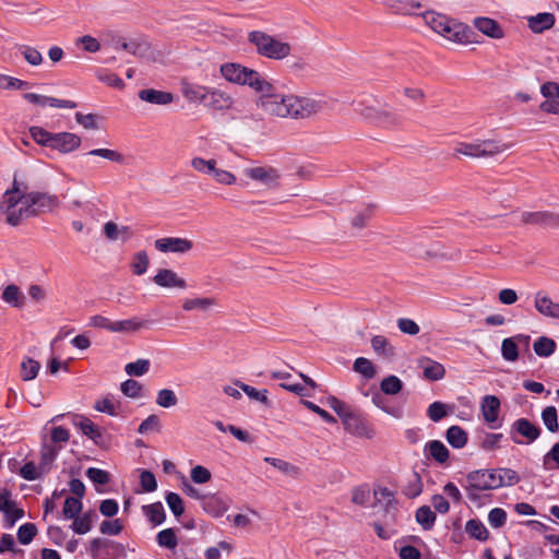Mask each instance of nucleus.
<instances>
[{
	"mask_svg": "<svg viewBox=\"0 0 559 559\" xmlns=\"http://www.w3.org/2000/svg\"><path fill=\"white\" fill-rule=\"evenodd\" d=\"M118 48H119V46H116V49H118ZM120 48L123 50H127L128 52H130L133 56L144 57L150 50V45L144 40L132 39L129 41H127V40L121 41Z\"/></svg>",
	"mask_w": 559,
	"mask_h": 559,
	"instance_id": "nucleus-33",
	"label": "nucleus"
},
{
	"mask_svg": "<svg viewBox=\"0 0 559 559\" xmlns=\"http://www.w3.org/2000/svg\"><path fill=\"white\" fill-rule=\"evenodd\" d=\"M556 342L547 336L538 337L533 345L534 352L539 357H549L556 350Z\"/></svg>",
	"mask_w": 559,
	"mask_h": 559,
	"instance_id": "nucleus-36",
	"label": "nucleus"
},
{
	"mask_svg": "<svg viewBox=\"0 0 559 559\" xmlns=\"http://www.w3.org/2000/svg\"><path fill=\"white\" fill-rule=\"evenodd\" d=\"M26 202H29L33 211H36V216L40 212L51 211L59 205L57 195L47 192L33 191L25 193Z\"/></svg>",
	"mask_w": 559,
	"mask_h": 559,
	"instance_id": "nucleus-11",
	"label": "nucleus"
},
{
	"mask_svg": "<svg viewBox=\"0 0 559 559\" xmlns=\"http://www.w3.org/2000/svg\"><path fill=\"white\" fill-rule=\"evenodd\" d=\"M445 439L452 448L462 449L467 443L468 435L462 427L454 425L447 429Z\"/></svg>",
	"mask_w": 559,
	"mask_h": 559,
	"instance_id": "nucleus-26",
	"label": "nucleus"
},
{
	"mask_svg": "<svg viewBox=\"0 0 559 559\" xmlns=\"http://www.w3.org/2000/svg\"><path fill=\"white\" fill-rule=\"evenodd\" d=\"M500 409V400L496 395H486L481 402V413L484 420L489 425L491 429L500 427L498 424Z\"/></svg>",
	"mask_w": 559,
	"mask_h": 559,
	"instance_id": "nucleus-14",
	"label": "nucleus"
},
{
	"mask_svg": "<svg viewBox=\"0 0 559 559\" xmlns=\"http://www.w3.org/2000/svg\"><path fill=\"white\" fill-rule=\"evenodd\" d=\"M82 507H83V504L79 498L68 497L64 501V506H63V510H62L63 516L66 519L75 518L76 515L80 514Z\"/></svg>",
	"mask_w": 559,
	"mask_h": 559,
	"instance_id": "nucleus-58",
	"label": "nucleus"
},
{
	"mask_svg": "<svg viewBox=\"0 0 559 559\" xmlns=\"http://www.w3.org/2000/svg\"><path fill=\"white\" fill-rule=\"evenodd\" d=\"M424 454L427 459L433 460L438 464H445L450 452L448 448L439 440H431L425 444Z\"/></svg>",
	"mask_w": 559,
	"mask_h": 559,
	"instance_id": "nucleus-20",
	"label": "nucleus"
},
{
	"mask_svg": "<svg viewBox=\"0 0 559 559\" xmlns=\"http://www.w3.org/2000/svg\"><path fill=\"white\" fill-rule=\"evenodd\" d=\"M203 105L214 110H226L231 107L233 98L221 90L207 88Z\"/></svg>",
	"mask_w": 559,
	"mask_h": 559,
	"instance_id": "nucleus-16",
	"label": "nucleus"
},
{
	"mask_svg": "<svg viewBox=\"0 0 559 559\" xmlns=\"http://www.w3.org/2000/svg\"><path fill=\"white\" fill-rule=\"evenodd\" d=\"M481 157H492L497 154L503 153L508 145L495 140L479 141Z\"/></svg>",
	"mask_w": 559,
	"mask_h": 559,
	"instance_id": "nucleus-37",
	"label": "nucleus"
},
{
	"mask_svg": "<svg viewBox=\"0 0 559 559\" xmlns=\"http://www.w3.org/2000/svg\"><path fill=\"white\" fill-rule=\"evenodd\" d=\"M401 123L400 116L392 109H380L374 124L381 127H395Z\"/></svg>",
	"mask_w": 559,
	"mask_h": 559,
	"instance_id": "nucleus-42",
	"label": "nucleus"
},
{
	"mask_svg": "<svg viewBox=\"0 0 559 559\" xmlns=\"http://www.w3.org/2000/svg\"><path fill=\"white\" fill-rule=\"evenodd\" d=\"M535 308L545 317L559 319V304L552 302L550 298L542 296L540 293L536 294Z\"/></svg>",
	"mask_w": 559,
	"mask_h": 559,
	"instance_id": "nucleus-25",
	"label": "nucleus"
},
{
	"mask_svg": "<svg viewBox=\"0 0 559 559\" xmlns=\"http://www.w3.org/2000/svg\"><path fill=\"white\" fill-rule=\"evenodd\" d=\"M540 435V427L524 417L515 419L509 429L510 439L515 444H531L535 442Z\"/></svg>",
	"mask_w": 559,
	"mask_h": 559,
	"instance_id": "nucleus-5",
	"label": "nucleus"
},
{
	"mask_svg": "<svg viewBox=\"0 0 559 559\" xmlns=\"http://www.w3.org/2000/svg\"><path fill=\"white\" fill-rule=\"evenodd\" d=\"M20 475L26 480H36L46 475L40 471L39 465H35L34 462H26L20 469Z\"/></svg>",
	"mask_w": 559,
	"mask_h": 559,
	"instance_id": "nucleus-59",
	"label": "nucleus"
},
{
	"mask_svg": "<svg viewBox=\"0 0 559 559\" xmlns=\"http://www.w3.org/2000/svg\"><path fill=\"white\" fill-rule=\"evenodd\" d=\"M543 467L545 471L559 469V442L555 443L543 456Z\"/></svg>",
	"mask_w": 559,
	"mask_h": 559,
	"instance_id": "nucleus-47",
	"label": "nucleus"
},
{
	"mask_svg": "<svg viewBox=\"0 0 559 559\" xmlns=\"http://www.w3.org/2000/svg\"><path fill=\"white\" fill-rule=\"evenodd\" d=\"M154 247L163 253H187L193 248V242L188 238L165 237L156 239Z\"/></svg>",
	"mask_w": 559,
	"mask_h": 559,
	"instance_id": "nucleus-10",
	"label": "nucleus"
},
{
	"mask_svg": "<svg viewBox=\"0 0 559 559\" xmlns=\"http://www.w3.org/2000/svg\"><path fill=\"white\" fill-rule=\"evenodd\" d=\"M371 347L377 354L385 357L394 354L393 347L389 346L388 340L382 335H376L371 338Z\"/></svg>",
	"mask_w": 559,
	"mask_h": 559,
	"instance_id": "nucleus-53",
	"label": "nucleus"
},
{
	"mask_svg": "<svg viewBox=\"0 0 559 559\" xmlns=\"http://www.w3.org/2000/svg\"><path fill=\"white\" fill-rule=\"evenodd\" d=\"M421 16L425 23L437 34H440L441 28L444 26V24L449 23L448 16L433 11H425L424 13H421Z\"/></svg>",
	"mask_w": 559,
	"mask_h": 559,
	"instance_id": "nucleus-34",
	"label": "nucleus"
},
{
	"mask_svg": "<svg viewBox=\"0 0 559 559\" xmlns=\"http://www.w3.org/2000/svg\"><path fill=\"white\" fill-rule=\"evenodd\" d=\"M97 518L95 511H87L83 515L73 518L71 528L80 535L86 534L91 531L93 521Z\"/></svg>",
	"mask_w": 559,
	"mask_h": 559,
	"instance_id": "nucleus-28",
	"label": "nucleus"
},
{
	"mask_svg": "<svg viewBox=\"0 0 559 559\" xmlns=\"http://www.w3.org/2000/svg\"><path fill=\"white\" fill-rule=\"evenodd\" d=\"M520 217L522 224L540 225L545 227L559 226V215L549 211L522 212Z\"/></svg>",
	"mask_w": 559,
	"mask_h": 559,
	"instance_id": "nucleus-12",
	"label": "nucleus"
},
{
	"mask_svg": "<svg viewBox=\"0 0 559 559\" xmlns=\"http://www.w3.org/2000/svg\"><path fill=\"white\" fill-rule=\"evenodd\" d=\"M439 35L454 43L467 44L472 41V36L474 35V32L467 25L460 23L453 19H449V23L444 24Z\"/></svg>",
	"mask_w": 559,
	"mask_h": 559,
	"instance_id": "nucleus-8",
	"label": "nucleus"
},
{
	"mask_svg": "<svg viewBox=\"0 0 559 559\" xmlns=\"http://www.w3.org/2000/svg\"><path fill=\"white\" fill-rule=\"evenodd\" d=\"M1 298L3 301L16 308H21L24 301L23 294L21 293L20 288L14 284L8 285L3 289Z\"/></svg>",
	"mask_w": 559,
	"mask_h": 559,
	"instance_id": "nucleus-35",
	"label": "nucleus"
},
{
	"mask_svg": "<svg viewBox=\"0 0 559 559\" xmlns=\"http://www.w3.org/2000/svg\"><path fill=\"white\" fill-rule=\"evenodd\" d=\"M191 166L193 167V169H195L197 171H199L201 174H209V175L213 176V174L216 169V160L215 159H204L202 157H193L191 159Z\"/></svg>",
	"mask_w": 559,
	"mask_h": 559,
	"instance_id": "nucleus-56",
	"label": "nucleus"
},
{
	"mask_svg": "<svg viewBox=\"0 0 559 559\" xmlns=\"http://www.w3.org/2000/svg\"><path fill=\"white\" fill-rule=\"evenodd\" d=\"M81 143L82 140L79 135L71 132H59L53 134L51 148L68 154L79 148Z\"/></svg>",
	"mask_w": 559,
	"mask_h": 559,
	"instance_id": "nucleus-13",
	"label": "nucleus"
},
{
	"mask_svg": "<svg viewBox=\"0 0 559 559\" xmlns=\"http://www.w3.org/2000/svg\"><path fill=\"white\" fill-rule=\"evenodd\" d=\"M153 282L164 288H179L186 289L187 283L182 277L170 269H159L153 277Z\"/></svg>",
	"mask_w": 559,
	"mask_h": 559,
	"instance_id": "nucleus-15",
	"label": "nucleus"
},
{
	"mask_svg": "<svg viewBox=\"0 0 559 559\" xmlns=\"http://www.w3.org/2000/svg\"><path fill=\"white\" fill-rule=\"evenodd\" d=\"M465 532L473 538L485 542L489 537V532L478 519H471L466 522Z\"/></svg>",
	"mask_w": 559,
	"mask_h": 559,
	"instance_id": "nucleus-31",
	"label": "nucleus"
},
{
	"mask_svg": "<svg viewBox=\"0 0 559 559\" xmlns=\"http://www.w3.org/2000/svg\"><path fill=\"white\" fill-rule=\"evenodd\" d=\"M144 515L154 525H160L166 520V513L162 502H154L142 508Z\"/></svg>",
	"mask_w": 559,
	"mask_h": 559,
	"instance_id": "nucleus-29",
	"label": "nucleus"
},
{
	"mask_svg": "<svg viewBox=\"0 0 559 559\" xmlns=\"http://www.w3.org/2000/svg\"><path fill=\"white\" fill-rule=\"evenodd\" d=\"M353 369L355 372L360 373L364 378L368 380L372 379L377 373L373 364L365 357H358L354 361Z\"/></svg>",
	"mask_w": 559,
	"mask_h": 559,
	"instance_id": "nucleus-41",
	"label": "nucleus"
},
{
	"mask_svg": "<svg viewBox=\"0 0 559 559\" xmlns=\"http://www.w3.org/2000/svg\"><path fill=\"white\" fill-rule=\"evenodd\" d=\"M139 98L154 105H168L174 102V95L169 92L154 88H144L139 92Z\"/></svg>",
	"mask_w": 559,
	"mask_h": 559,
	"instance_id": "nucleus-22",
	"label": "nucleus"
},
{
	"mask_svg": "<svg viewBox=\"0 0 559 559\" xmlns=\"http://www.w3.org/2000/svg\"><path fill=\"white\" fill-rule=\"evenodd\" d=\"M40 369V364L33 358H25L21 364V377L24 381L34 380Z\"/></svg>",
	"mask_w": 559,
	"mask_h": 559,
	"instance_id": "nucleus-39",
	"label": "nucleus"
},
{
	"mask_svg": "<svg viewBox=\"0 0 559 559\" xmlns=\"http://www.w3.org/2000/svg\"><path fill=\"white\" fill-rule=\"evenodd\" d=\"M555 15L548 12L538 13L527 19L528 27L535 34L550 29L555 25Z\"/></svg>",
	"mask_w": 559,
	"mask_h": 559,
	"instance_id": "nucleus-23",
	"label": "nucleus"
},
{
	"mask_svg": "<svg viewBox=\"0 0 559 559\" xmlns=\"http://www.w3.org/2000/svg\"><path fill=\"white\" fill-rule=\"evenodd\" d=\"M156 542L158 546L167 549H175L178 546V538L174 528H165L157 533Z\"/></svg>",
	"mask_w": 559,
	"mask_h": 559,
	"instance_id": "nucleus-40",
	"label": "nucleus"
},
{
	"mask_svg": "<svg viewBox=\"0 0 559 559\" xmlns=\"http://www.w3.org/2000/svg\"><path fill=\"white\" fill-rule=\"evenodd\" d=\"M248 41L255 46L257 52L267 59L283 60L290 55L292 46L261 31L248 34Z\"/></svg>",
	"mask_w": 559,
	"mask_h": 559,
	"instance_id": "nucleus-2",
	"label": "nucleus"
},
{
	"mask_svg": "<svg viewBox=\"0 0 559 559\" xmlns=\"http://www.w3.org/2000/svg\"><path fill=\"white\" fill-rule=\"evenodd\" d=\"M37 534V527L34 523H25L17 530V539L23 545H28Z\"/></svg>",
	"mask_w": 559,
	"mask_h": 559,
	"instance_id": "nucleus-62",
	"label": "nucleus"
},
{
	"mask_svg": "<svg viewBox=\"0 0 559 559\" xmlns=\"http://www.w3.org/2000/svg\"><path fill=\"white\" fill-rule=\"evenodd\" d=\"M178 399L175 392L170 389H162L157 392L156 404L164 408H169L177 405Z\"/></svg>",
	"mask_w": 559,
	"mask_h": 559,
	"instance_id": "nucleus-55",
	"label": "nucleus"
},
{
	"mask_svg": "<svg viewBox=\"0 0 559 559\" xmlns=\"http://www.w3.org/2000/svg\"><path fill=\"white\" fill-rule=\"evenodd\" d=\"M457 154H462L472 158H479L480 155V147L479 142L477 143H459L457 146L454 148V156Z\"/></svg>",
	"mask_w": 559,
	"mask_h": 559,
	"instance_id": "nucleus-60",
	"label": "nucleus"
},
{
	"mask_svg": "<svg viewBox=\"0 0 559 559\" xmlns=\"http://www.w3.org/2000/svg\"><path fill=\"white\" fill-rule=\"evenodd\" d=\"M427 415L432 421L438 423L448 415V407L442 402H433L429 405Z\"/></svg>",
	"mask_w": 559,
	"mask_h": 559,
	"instance_id": "nucleus-64",
	"label": "nucleus"
},
{
	"mask_svg": "<svg viewBox=\"0 0 559 559\" xmlns=\"http://www.w3.org/2000/svg\"><path fill=\"white\" fill-rule=\"evenodd\" d=\"M466 480L471 484L472 488L478 490H491L498 488V471L491 469H478L467 474Z\"/></svg>",
	"mask_w": 559,
	"mask_h": 559,
	"instance_id": "nucleus-9",
	"label": "nucleus"
},
{
	"mask_svg": "<svg viewBox=\"0 0 559 559\" xmlns=\"http://www.w3.org/2000/svg\"><path fill=\"white\" fill-rule=\"evenodd\" d=\"M415 518L423 530L429 531L433 527L437 516L436 513L431 511L430 507L421 506L417 509Z\"/></svg>",
	"mask_w": 559,
	"mask_h": 559,
	"instance_id": "nucleus-32",
	"label": "nucleus"
},
{
	"mask_svg": "<svg viewBox=\"0 0 559 559\" xmlns=\"http://www.w3.org/2000/svg\"><path fill=\"white\" fill-rule=\"evenodd\" d=\"M86 155L87 156H99L105 159L118 163V164L124 163V156L121 153L114 151V150H109V148H95V150L87 152Z\"/></svg>",
	"mask_w": 559,
	"mask_h": 559,
	"instance_id": "nucleus-54",
	"label": "nucleus"
},
{
	"mask_svg": "<svg viewBox=\"0 0 559 559\" xmlns=\"http://www.w3.org/2000/svg\"><path fill=\"white\" fill-rule=\"evenodd\" d=\"M202 509L214 518L222 516L228 509L227 501L217 495H206L202 500Z\"/></svg>",
	"mask_w": 559,
	"mask_h": 559,
	"instance_id": "nucleus-21",
	"label": "nucleus"
},
{
	"mask_svg": "<svg viewBox=\"0 0 559 559\" xmlns=\"http://www.w3.org/2000/svg\"><path fill=\"white\" fill-rule=\"evenodd\" d=\"M264 461L274 466L275 468H277L278 471H281L285 475L296 477L299 474V468L297 466L281 459L267 456L264 459Z\"/></svg>",
	"mask_w": 559,
	"mask_h": 559,
	"instance_id": "nucleus-51",
	"label": "nucleus"
},
{
	"mask_svg": "<svg viewBox=\"0 0 559 559\" xmlns=\"http://www.w3.org/2000/svg\"><path fill=\"white\" fill-rule=\"evenodd\" d=\"M381 391L386 395H395L403 389L402 380L396 376H389L380 383Z\"/></svg>",
	"mask_w": 559,
	"mask_h": 559,
	"instance_id": "nucleus-44",
	"label": "nucleus"
},
{
	"mask_svg": "<svg viewBox=\"0 0 559 559\" xmlns=\"http://www.w3.org/2000/svg\"><path fill=\"white\" fill-rule=\"evenodd\" d=\"M150 259L145 251H138L133 255L131 269L135 275H143L148 267Z\"/></svg>",
	"mask_w": 559,
	"mask_h": 559,
	"instance_id": "nucleus-52",
	"label": "nucleus"
},
{
	"mask_svg": "<svg viewBox=\"0 0 559 559\" xmlns=\"http://www.w3.org/2000/svg\"><path fill=\"white\" fill-rule=\"evenodd\" d=\"M151 362L148 359L140 358L124 366V371L129 376L141 377L150 370Z\"/></svg>",
	"mask_w": 559,
	"mask_h": 559,
	"instance_id": "nucleus-49",
	"label": "nucleus"
},
{
	"mask_svg": "<svg viewBox=\"0 0 559 559\" xmlns=\"http://www.w3.org/2000/svg\"><path fill=\"white\" fill-rule=\"evenodd\" d=\"M288 100H292V117L293 118H308L311 115L319 112L324 103L311 97L289 95Z\"/></svg>",
	"mask_w": 559,
	"mask_h": 559,
	"instance_id": "nucleus-7",
	"label": "nucleus"
},
{
	"mask_svg": "<svg viewBox=\"0 0 559 559\" xmlns=\"http://www.w3.org/2000/svg\"><path fill=\"white\" fill-rule=\"evenodd\" d=\"M150 321L141 320L136 317L127 319V320H119L114 321L112 323V332L119 333V332H135L140 329L144 328Z\"/></svg>",
	"mask_w": 559,
	"mask_h": 559,
	"instance_id": "nucleus-27",
	"label": "nucleus"
},
{
	"mask_svg": "<svg viewBox=\"0 0 559 559\" xmlns=\"http://www.w3.org/2000/svg\"><path fill=\"white\" fill-rule=\"evenodd\" d=\"M19 50L31 66H39L43 62V56L36 48L21 45Z\"/></svg>",
	"mask_w": 559,
	"mask_h": 559,
	"instance_id": "nucleus-63",
	"label": "nucleus"
},
{
	"mask_svg": "<svg viewBox=\"0 0 559 559\" xmlns=\"http://www.w3.org/2000/svg\"><path fill=\"white\" fill-rule=\"evenodd\" d=\"M72 424L78 427L88 439L97 431L98 427L83 415H74Z\"/></svg>",
	"mask_w": 559,
	"mask_h": 559,
	"instance_id": "nucleus-45",
	"label": "nucleus"
},
{
	"mask_svg": "<svg viewBox=\"0 0 559 559\" xmlns=\"http://www.w3.org/2000/svg\"><path fill=\"white\" fill-rule=\"evenodd\" d=\"M501 355L508 361H515L519 358V348L512 337L502 341Z\"/></svg>",
	"mask_w": 559,
	"mask_h": 559,
	"instance_id": "nucleus-57",
	"label": "nucleus"
},
{
	"mask_svg": "<svg viewBox=\"0 0 559 559\" xmlns=\"http://www.w3.org/2000/svg\"><path fill=\"white\" fill-rule=\"evenodd\" d=\"M29 134L37 144L51 148L55 133L48 132L41 127H31Z\"/></svg>",
	"mask_w": 559,
	"mask_h": 559,
	"instance_id": "nucleus-46",
	"label": "nucleus"
},
{
	"mask_svg": "<svg viewBox=\"0 0 559 559\" xmlns=\"http://www.w3.org/2000/svg\"><path fill=\"white\" fill-rule=\"evenodd\" d=\"M181 92L189 102H200L203 104L207 88L205 86L183 82Z\"/></svg>",
	"mask_w": 559,
	"mask_h": 559,
	"instance_id": "nucleus-30",
	"label": "nucleus"
},
{
	"mask_svg": "<svg viewBox=\"0 0 559 559\" xmlns=\"http://www.w3.org/2000/svg\"><path fill=\"white\" fill-rule=\"evenodd\" d=\"M391 9L401 14H417L416 10L421 8V3L414 0H391Z\"/></svg>",
	"mask_w": 559,
	"mask_h": 559,
	"instance_id": "nucleus-38",
	"label": "nucleus"
},
{
	"mask_svg": "<svg viewBox=\"0 0 559 559\" xmlns=\"http://www.w3.org/2000/svg\"><path fill=\"white\" fill-rule=\"evenodd\" d=\"M418 367L423 369L424 377L429 381H438L445 376L443 365L426 356L418 359Z\"/></svg>",
	"mask_w": 559,
	"mask_h": 559,
	"instance_id": "nucleus-19",
	"label": "nucleus"
},
{
	"mask_svg": "<svg viewBox=\"0 0 559 559\" xmlns=\"http://www.w3.org/2000/svg\"><path fill=\"white\" fill-rule=\"evenodd\" d=\"M245 175L266 186H272L280 178L278 171L273 167L247 168L245 169Z\"/></svg>",
	"mask_w": 559,
	"mask_h": 559,
	"instance_id": "nucleus-18",
	"label": "nucleus"
},
{
	"mask_svg": "<svg viewBox=\"0 0 559 559\" xmlns=\"http://www.w3.org/2000/svg\"><path fill=\"white\" fill-rule=\"evenodd\" d=\"M403 492L406 497L413 499L418 497L423 492L421 477L417 472H413L412 478L408 484L404 487Z\"/></svg>",
	"mask_w": 559,
	"mask_h": 559,
	"instance_id": "nucleus-48",
	"label": "nucleus"
},
{
	"mask_svg": "<svg viewBox=\"0 0 559 559\" xmlns=\"http://www.w3.org/2000/svg\"><path fill=\"white\" fill-rule=\"evenodd\" d=\"M542 420L550 432L555 433L559 430L558 414L555 406H547L542 411Z\"/></svg>",
	"mask_w": 559,
	"mask_h": 559,
	"instance_id": "nucleus-43",
	"label": "nucleus"
},
{
	"mask_svg": "<svg viewBox=\"0 0 559 559\" xmlns=\"http://www.w3.org/2000/svg\"><path fill=\"white\" fill-rule=\"evenodd\" d=\"M0 210L11 226H17L23 219L36 216V211H33L29 202L25 200V193L17 198H4Z\"/></svg>",
	"mask_w": 559,
	"mask_h": 559,
	"instance_id": "nucleus-3",
	"label": "nucleus"
},
{
	"mask_svg": "<svg viewBox=\"0 0 559 559\" xmlns=\"http://www.w3.org/2000/svg\"><path fill=\"white\" fill-rule=\"evenodd\" d=\"M474 26L481 32L484 35L490 38H502L503 31L501 26L492 19L489 17H476L474 20Z\"/></svg>",
	"mask_w": 559,
	"mask_h": 559,
	"instance_id": "nucleus-24",
	"label": "nucleus"
},
{
	"mask_svg": "<svg viewBox=\"0 0 559 559\" xmlns=\"http://www.w3.org/2000/svg\"><path fill=\"white\" fill-rule=\"evenodd\" d=\"M342 423L345 429L356 437L371 439L374 436L372 426L361 414L354 409L342 419Z\"/></svg>",
	"mask_w": 559,
	"mask_h": 559,
	"instance_id": "nucleus-6",
	"label": "nucleus"
},
{
	"mask_svg": "<svg viewBox=\"0 0 559 559\" xmlns=\"http://www.w3.org/2000/svg\"><path fill=\"white\" fill-rule=\"evenodd\" d=\"M498 471V488L503 486L516 485L521 478L519 474L511 468H496Z\"/></svg>",
	"mask_w": 559,
	"mask_h": 559,
	"instance_id": "nucleus-50",
	"label": "nucleus"
},
{
	"mask_svg": "<svg viewBox=\"0 0 559 559\" xmlns=\"http://www.w3.org/2000/svg\"><path fill=\"white\" fill-rule=\"evenodd\" d=\"M120 390L126 396L131 399H139L142 395V384L133 379L123 381Z\"/></svg>",
	"mask_w": 559,
	"mask_h": 559,
	"instance_id": "nucleus-61",
	"label": "nucleus"
},
{
	"mask_svg": "<svg viewBox=\"0 0 559 559\" xmlns=\"http://www.w3.org/2000/svg\"><path fill=\"white\" fill-rule=\"evenodd\" d=\"M261 94L258 105L269 115L276 117H292V100H288L289 95H282L274 93V86L271 84L270 90L266 92H259Z\"/></svg>",
	"mask_w": 559,
	"mask_h": 559,
	"instance_id": "nucleus-4",
	"label": "nucleus"
},
{
	"mask_svg": "<svg viewBox=\"0 0 559 559\" xmlns=\"http://www.w3.org/2000/svg\"><path fill=\"white\" fill-rule=\"evenodd\" d=\"M62 445H52L45 437L41 442L40 461L38 463L40 471L48 474L52 467V463L61 451Z\"/></svg>",
	"mask_w": 559,
	"mask_h": 559,
	"instance_id": "nucleus-17",
	"label": "nucleus"
},
{
	"mask_svg": "<svg viewBox=\"0 0 559 559\" xmlns=\"http://www.w3.org/2000/svg\"><path fill=\"white\" fill-rule=\"evenodd\" d=\"M221 74L228 82L248 85L255 92H267L271 87V83L266 81L258 71L249 69L239 63H224L221 66Z\"/></svg>",
	"mask_w": 559,
	"mask_h": 559,
	"instance_id": "nucleus-1",
	"label": "nucleus"
}]
</instances>
